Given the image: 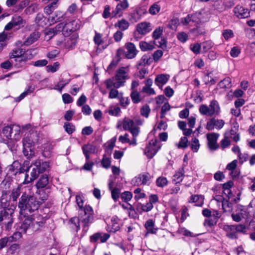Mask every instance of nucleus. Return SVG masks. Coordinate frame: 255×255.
Here are the masks:
<instances>
[{"instance_id":"obj_19","label":"nucleus","mask_w":255,"mask_h":255,"mask_svg":"<svg viewBox=\"0 0 255 255\" xmlns=\"http://www.w3.org/2000/svg\"><path fill=\"white\" fill-rule=\"evenodd\" d=\"M26 167L18 162L14 161L9 168V172L12 175H16L25 172Z\"/></svg>"},{"instance_id":"obj_29","label":"nucleus","mask_w":255,"mask_h":255,"mask_svg":"<svg viewBox=\"0 0 255 255\" xmlns=\"http://www.w3.org/2000/svg\"><path fill=\"white\" fill-rule=\"evenodd\" d=\"M60 32H62L64 35V23L62 22L58 23L53 28H50L46 34L47 35H52L51 37H52Z\"/></svg>"},{"instance_id":"obj_63","label":"nucleus","mask_w":255,"mask_h":255,"mask_svg":"<svg viewBox=\"0 0 255 255\" xmlns=\"http://www.w3.org/2000/svg\"><path fill=\"white\" fill-rule=\"evenodd\" d=\"M60 67V64L58 62H56L53 63V65H49L46 66V71L47 72H51L54 73L57 71Z\"/></svg>"},{"instance_id":"obj_41","label":"nucleus","mask_w":255,"mask_h":255,"mask_svg":"<svg viewBox=\"0 0 255 255\" xmlns=\"http://www.w3.org/2000/svg\"><path fill=\"white\" fill-rule=\"evenodd\" d=\"M130 96L133 104H138L141 101L140 94L137 90L131 91Z\"/></svg>"},{"instance_id":"obj_56","label":"nucleus","mask_w":255,"mask_h":255,"mask_svg":"<svg viewBox=\"0 0 255 255\" xmlns=\"http://www.w3.org/2000/svg\"><path fill=\"white\" fill-rule=\"evenodd\" d=\"M121 198L123 201L128 203L132 198V194L129 191H125L121 194Z\"/></svg>"},{"instance_id":"obj_46","label":"nucleus","mask_w":255,"mask_h":255,"mask_svg":"<svg viewBox=\"0 0 255 255\" xmlns=\"http://www.w3.org/2000/svg\"><path fill=\"white\" fill-rule=\"evenodd\" d=\"M7 39V34L4 31L0 33V53L3 48L6 46V40Z\"/></svg>"},{"instance_id":"obj_5","label":"nucleus","mask_w":255,"mask_h":255,"mask_svg":"<svg viewBox=\"0 0 255 255\" xmlns=\"http://www.w3.org/2000/svg\"><path fill=\"white\" fill-rule=\"evenodd\" d=\"M158 140L156 138L151 139L146 145L144 154L148 159L152 158L160 149L161 146L157 145Z\"/></svg>"},{"instance_id":"obj_45","label":"nucleus","mask_w":255,"mask_h":255,"mask_svg":"<svg viewBox=\"0 0 255 255\" xmlns=\"http://www.w3.org/2000/svg\"><path fill=\"white\" fill-rule=\"evenodd\" d=\"M129 6V3L128 0H122L120 3H118L116 7L121 11V13L119 15L121 17L123 15V11L126 9Z\"/></svg>"},{"instance_id":"obj_36","label":"nucleus","mask_w":255,"mask_h":255,"mask_svg":"<svg viewBox=\"0 0 255 255\" xmlns=\"http://www.w3.org/2000/svg\"><path fill=\"white\" fill-rule=\"evenodd\" d=\"M114 26L115 27H118L120 30V31H122L128 29L129 26V23L125 19H122L115 23Z\"/></svg>"},{"instance_id":"obj_8","label":"nucleus","mask_w":255,"mask_h":255,"mask_svg":"<svg viewBox=\"0 0 255 255\" xmlns=\"http://www.w3.org/2000/svg\"><path fill=\"white\" fill-rule=\"evenodd\" d=\"M33 57L31 49H28L27 52L24 55L17 57L14 59V65L16 68H22L24 67L28 60H31Z\"/></svg>"},{"instance_id":"obj_54","label":"nucleus","mask_w":255,"mask_h":255,"mask_svg":"<svg viewBox=\"0 0 255 255\" xmlns=\"http://www.w3.org/2000/svg\"><path fill=\"white\" fill-rule=\"evenodd\" d=\"M121 190L117 187H114L111 191V196L113 200L116 202L121 197Z\"/></svg>"},{"instance_id":"obj_10","label":"nucleus","mask_w":255,"mask_h":255,"mask_svg":"<svg viewBox=\"0 0 255 255\" xmlns=\"http://www.w3.org/2000/svg\"><path fill=\"white\" fill-rule=\"evenodd\" d=\"M23 23L24 21L20 16L14 15L12 17L11 21L5 26L4 30L8 31L13 27L18 29L24 26Z\"/></svg>"},{"instance_id":"obj_51","label":"nucleus","mask_w":255,"mask_h":255,"mask_svg":"<svg viewBox=\"0 0 255 255\" xmlns=\"http://www.w3.org/2000/svg\"><path fill=\"white\" fill-rule=\"evenodd\" d=\"M2 133L7 138H12V127H11V126H7L4 127Z\"/></svg>"},{"instance_id":"obj_22","label":"nucleus","mask_w":255,"mask_h":255,"mask_svg":"<svg viewBox=\"0 0 255 255\" xmlns=\"http://www.w3.org/2000/svg\"><path fill=\"white\" fill-rule=\"evenodd\" d=\"M232 87L231 79L229 77H226L221 80L217 85V88L214 89V93H217L218 88L223 89V91H225L227 89H230ZM222 91H220L221 93Z\"/></svg>"},{"instance_id":"obj_32","label":"nucleus","mask_w":255,"mask_h":255,"mask_svg":"<svg viewBox=\"0 0 255 255\" xmlns=\"http://www.w3.org/2000/svg\"><path fill=\"white\" fill-rule=\"evenodd\" d=\"M204 197L202 195H192L188 200L189 203H195V205L202 207L204 204Z\"/></svg>"},{"instance_id":"obj_53","label":"nucleus","mask_w":255,"mask_h":255,"mask_svg":"<svg viewBox=\"0 0 255 255\" xmlns=\"http://www.w3.org/2000/svg\"><path fill=\"white\" fill-rule=\"evenodd\" d=\"M163 27L159 26L156 28L152 34V37L154 40L159 39L163 34Z\"/></svg>"},{"instance_id":"obj_43","label":"nucleus","mask_w":255,"mask_h":255,"mask_svg":"<svg viewBox=\"0 0 255 255\" xmlns=\"http://www.w3.org/2000/svg\"><path fill=\"white\" fill-rule=\"evenodd\" d=\"M23 234V233L21 231L17 230L11 236L8 237L9 238V242H16L18 241L22 238Z\"/></svg>"},{"instance_id":"obj_9","label":"nucleus","mask_w":255,"mask_h":255,"mask_svg":"<svg viewBox=\"0 0 255 255\" xmlns=\"http://www.w3.org/2000/svg\"><path fill=\"white\" fill-rule=\"evenodd\" d=\"M110 234L108 233H103L96 232L89 237V241L91 244L95 245L94 249L97 248V243L99 240H100V243H106L110 238Z\"/></svg>"},{"instance_id":"obj_6","label":"nucleus","mask_w":255,"mask_h":255,"mask_svg":"<svg viewBox=\"0 0 255 255\" xmlns=\"http://www.w3.org/2000/svg\"><path fill=\"white\" fill-rule=\"evenodd\" d=\"M81 21L79 19H74L64 24V36L68 37L71 34L80 28Z\"/></svg>"},{"instance_id":"obj_24","label":"nucleus","mask_w":255,"mask_h":255,"mask_svg":"<svg viewBox=\"0 0 255 255\" xmlns=\"http://www.w3.org/2000/svg\"><path fill=\"white\" fill-rule=\"evenodd\" d=\"M136 210L140 215L143 212H148L153 208V205H150L148 202L145 204L138 202L135 205Z\"/></svg>"},{"instance_id":"obj_62","label":"nucleus","mask_w":255,"mask_h":255,"mask_svg":"<svg viewBox=\"0 0 255 255\" xmlns=\"http://www.w3.org/2000/svg\"><path fill=\"white\" fill-rule=\"evenodd\" d=\"M160 6L156 3L151 5L148 10L149 13L152 15H155L159 12Z\"/></svg>"},{"instance_id":"obj_35","label":"nucleus","mask_w":255,"mask_h":255,"mask_svg":"<svg viewBox=\"0 0 255 255\" xmlns=\"http://www.w3.org/2000/svg\"><path fill=\"white\" fill-rule=\"evenodd\" d=\"M27 52V50L23 48H16L13 49L9 54V58L10 59H16L17 57H20Z\"/></svg>"},{"instance_id":"obj_42","label":"nucleus","mask_w":255,"mask_h":255,"mask_svg":"<svg viewBox=\"0 0 255 255\" xmlns=\"http://www.w3.org/2000/svg\"><path fill=\"white\" fill-rule=\"evenodd\" d=\"M20 249V245L17 243L11 244L7 250V253L11 255L18 254Z\"/></svg>"},{"instance_id":"obj_39","label":"nucleus","mask_w":255,"mask_h":255,"mask_svg":"<svg viewBox=\"0 0 255 255\" xmlns=\"http://www.w3.org/2000/svg\"><path fill=\"white\" fill-rule=\"evenodd\" d=\"M189 144L187 138L186 136H182L179 142L176 144V146L178 149H185L188 147Z\"/></svg>"},{"instance_id":"obj_16","label":"nucleus","mask_w":255,"mask_h":255,"mask_svg":"<svg viewBox=\"0 0 255 255\" xmlns=\"http://www.w3.org/2000/svg\"><path fill=\"white\" fill-rule=\"evenodd\" d=\"M219 136L218 133L212 132L208 133V148L211 150H215L219 148V145L217 143Z\"/></svg>"},{"instance_id":"obj_55","label":"nucleus","mask_w":255,"mask_h":255,"mask_svg":"<svg viewBox=\"0 0 255 255\" xmlns=\"http://www.w3.org/2000/svg\"><path fill=\"white\" fill-rule=\"evenodd\" d=\"M151 110L149 106L147 104H145L140 109V115L145 118L149 117V113H150Z\"/></svg>"},{"instance_id":"obj_61","label":"nucleus","mask_w":255,"mask_h":255,"mask_svg":"<svg viewBox=\"0 0 255 255\" xmlns=\"http://www.w3.org/2000/svg\"><path fill=\"white\" fill-rule=\"evenodd\" d=\"M141 189L139 188H136L134 190V193L135 194L134 199L136 201H138L139 199L144 198L145 197V194L144 193L141 192Z\"/></svg>"},{"instance_id":"obj_26","label":"nucleus","mask_w":255,"mask_h":255,"mask_svg":"<svg viewBox=\"0 0 255 255\" xmlns=\"http://www.w3.org/2000/svg\"><path fill=\"white\" fill-rule=\"evenodd\" d=\"M49 183V177L46 174H42L36 183V187L38 189H43L46 187Z\"/></svg>"},{"instance_id":"obj_60","label":"nucleus","mask_w":255,"mask_h":255,"mask_svg":"<svg viewBox=\"0 0 255 255\" xmlns=\"http://www.w3.org/2000/svg\"><path fill=\"white\" fill-rule=\"evenodd\" d=\"M179 24V20L178 18H173L170 20L169 22L168 27L172 29H176Z\"/></svg>"},{"instance_id":"obj_20","label":"nucleus","mask_w":255,"mask_h":255,"mask_svg":"<svg viewBox=\"0 0 255 255\" xmlns=\"http://www.w3.org/2000/svg\"><path fill=\"white\" fill-rule=\"evenodd\" d=\"M125 47L127 50V51L125 53V56L127 58L132 59L136 56L138 51L136 50V47L133 43H126Z\"/></svg>"},{"instance_id":"obj_25","label":"nucleus","mask_w":255,"mask_h":255,"mask_svg":"<svg viewBox=\"0 0 255 255\" xmlns=\"http://www.w3.org/2000/svg\"><path fill=\"white\" fill-rule=\"evenodd\" d=\"M169 77V76L168 75L164 74L157 75L154 80L155 84L161 89L163 86L168 81Z\"/></svg>"},{"instance_id":"obj_44","label":"nucleus","mask_w":255,"mask_h":255,"mask_svg":"<svg viewBox=\"0 0 255 255\" xmlns=\"http://www.w3.org/2000/svg\"><path fill=\"white\" fill-rule=\"evenodd\" d=\"M58 0H54L44 8V11L47 14H50L57 7Z\"/></svg>"},{"instance_id":"obj_7","label":"nucleus","mask_w":255,"mask_h":255,"mask_svg":"<svg viewBox=\"0 0 255 255\" xmlns=\"http://www.w3.org/2000/svg\"><path fill=\"white\" fill-rule=\"evenodd\" d=\"M152 176L147 172H143L135 176L132 180L134 185L140 186L141 185H149L150 180Z\"/></svg>"},{"instance_id":"obj_31","label":"nucleus","mask_w":255,"mask_h":255,"mask_svg":"<svg viewBox=\"0 0 255 255\" xmlns=\"http://www.w3.org/2000/svg\"><path fill=\"white\" fill-rule=\"evenodd\" d=\"M224 230L227 232V236L232 239L237 238V232L234 225H225Z\"/></svg>"},{"instance_id":"obj_2","label":"nucleus","mask_w":255,"mask_h":255,"mask_svg":"<svg viewBox=\"0 0 255 255\" xmlns=\"http://www.w3.org/2000/svg\"><path fill=\"white\" fill-rule=\"evenodd\" d=\"M40 206V203L37 198L26 192L22 193L18 203L19 213L24 217L37 210Z\"/></svg>"},{"instance_id":"obj_13","label":"nucleus","mask_w":255,"mask_h":255,"mask_svg":"<svg viewBox=\"0 0 255 255\" xmlns=\"http://www.w3.org/2000/svg\"><path fill=\"white\" fill-rule=\"evenodd\" d=\"M135 30L138 34L145 35L151 31V23L146 21L140 22L136 25Z\"/></svg>"},{"instance_id":"obj_3","label":"nucleus","mask_w":255,"mask_h":255,"mask_svg":"<svg viewBox=\"0 0 255 255\" xmlns=\"http://www.w3.org/2000/svg\"><path fill=\"white\" fill-rule=\"evenodd\" d=\"M39 136L36 131H30L27 136L22 139L23 153L25 156H32L34 154V145L38 143Z\"/></svg>"},{"instance_id":"obj_64","label":"nucleus","mask_w":255,"mask_h":255,"mask_svg":"<svg viewBox=\"0 0 255 255\" xmlns=\"http://www.w3.org/2000/svg\"><path fill=\"white\" fill-rule=\"evenodd\" d=\"M177 38L179 41L185 43L188 39L187 34L185 32H180L177 33Z\"/></svg>"},{"instance_id":"obj_52","label":"nucleus","mask_w":255,"mask_h":255,"mask_svg":"<svg viewBox=\"0 0 255 255\" xmlns=\"http://www.w3.org/2000/svg\"><path fill=\"white\" fill-rule=\"evenodd\" d=\"M201 15H202L201 11L195 12L193 14H190V17L191 19V21L193 22L197 23L201 22L202 19Z\"/></svg>"},{"instance_id":"obj_33","label":"nucleus","mask_w":255,"mask_h":255,"mask_svg":"<svg viewBox=\"0 0 255 255\" xmlns=\"http://www.w3.org/2000/svg\"><path fill=\"white\" fill-rule=\"evenodd\" d=\"M35 21L38 26L44 27L47 25L48 20L47 18L44 16L43 14L38 13L36 15Z\"/></svg>"},{"instance_id":"obj_50","label":"nucleus","mask_w":255,"mask_h":255,"mask_svg":"<svg viewBox=\"0 0 255 255\" xmlns=\"http://www.w3.org/2000/svg\"><path fill=\"white\" fill-rule=\"evenodd\" d=\"M39 196V202L40 203V205L48 199V195L43 189H39L38 191L37 192Z\"/></svg>"},{"instance_id":"obj_12","label":"nucleus","mask_w":255,"mask_h":255,"mask_svg":"<svg viewBox=\"0 0 255 255\" xmlns=\"http://www.w3.org/2000/svg\"><path fill=\"white\" fill-rule=\"evenodd\" d=\"M25 219L18 226L16 230L21 231L24 234H26L27 231L33 224V219L31 215H27L24 217Z\"/></svg>"},{"instance_id":"obj_1","label":"nucleus","mask_w":255,"mask_h":255,"mask_svg":"<svg viewBox=\"0 0 255 255\" xmlns=\"http://www.w3.org/2000/svg\"><path fill=\"white\" fill-rule=\"evenodd\" d=\"M50 163L40 159L36 160L30 166H26L23 183H30L38 178L39 174L49 171Z\"/></svg>"},{"instance_id":"obj_11","label":"nucleus","mask_w":255,"mask_h":255,"mask_svg":"<svg viewBox=\"0 0 255 255\" xmlns=\"http://www.w3.org/2000/svg\"><path fill=\"white\" fill-rule=\"evenodd\" d=\"M208 119V130L214 129L220 130L223 128L225 125V122L222 119H216V117H210Z\"/></svg>"},{"instance_id":"obj_34","label":"nucleus","mask_w":255,"mask_h":255,"mask_svg":"<svg viewBox=\"0 0 255 255\" xmlns=\"http://www.w3.org/2000/svg\"><path fill=\"white\" fill-rule=\"evenodd\" d=\"M152 62L150 55L145 54L142 56L140 61L137 63V68H138L139 66H145V65H149Z\"/></svg>"},{"instance_id":"obj_21","label":"nucleus","mask_w":255,"mask_h":255,"mask_svg":"<svg viewBox=\"0 0 255 255\" xmlns=\"http://www.w3.org/2000/svg\"><path fill=\"white\" fill-rule=\"evenodd\" d=\"M127 72L125 70V67H122L120 68L117 71L115 75V79L117 81L118 86L115 85V87H119L122 83H124L125 80L127 77Z\"/></svg>"},{"instance_id":"obj_17","label":"nucleus","mask_w":255,"mask_h":255,"mask_svg":"<svg viewBox=\"0 0 255 255\" xmlns=\"http://www.w3.org/2000/svg\"><path fill=\"white\" fill-rule=\"evenodd\" d=\"M233 12L235 15L239 18H245L250 16L249 9L240 5L234 7Z\"/></svg>"},{"instance_id":"obj_23","label":"nucleus","mask_w":255,"mask_h":255,"mask_svg":"<svg viewBox=\"0 0 255 255\" xmlns=\"http://www.w3.org/2000/svg\"><path fill=\"white\" fill-rule=\"evenodd\" d=\"M79 35L77 33L72 34L69 37L65 39L64 46L67 49H72L77 43Z\"/></svg>"},{"instance_id":"obj_40","label":"nucleus","mask_w":255,"mask_h":255,"mask_svg":"<svg viewBox=\"0 0 255 255\" xmlns=\"http://www.w3.org/2000/svg\"><path fill=\"white\" fill-rule=\"evenodd\" d=\"M139 46L140 50L142 51H147L152 50L154 48L153 44L147 43L144 41H141L139 43Z\"/></svg>"},{"instance_id":"obj_48","label":"nucleus","mask_w":255,"mask_h":255,"mask_svg":"<svg viewBox=\"0 0 255 255\" xmlns=\"http://www.w3.org/2000/svg\"><path fill=\"white\" fill-rule=\"evenodd\" d=\"M63 128L65 131L69 134H71L76 130L75 126L71 123L66 122L64 124Z\"/></svg>"},{"instance_id":"obj_58","label":"nucleus","mask_w":255,"mask_h":255,"mask_svg":"<svg viewBox=\"0 0 255 255\" xmlns=\"http://www.w3.org/2000/svg\"><path fill=\"white\" fill-rule=\"evenodd\" d=\"M168 181L166 177H159L156 180V186L159 187H163L167 185Z\"/></svg>"},{"instance_id":"obj_4","label":"nucleus","mask_w":255,"mask_h":255,"mask_svg":"<svg viewBox=\"0 0 255 255\" xmlns=\"http://www.w3.org/2000/svg\"><path fill=\"white\" fill-rule=\"evenodd\" d=\"M14 210L9 207H4L0 211V226L4 227L6 231H9L14 222Z\"/></svg>"},{"instance_id":"obj_57","label":"nucleus","mask_w":255,"mask_h":255,"mask_svg":"<svg viewBox=\"0 0 255 255\" xmlns=\"http://www.w3.org/2000/svg\"><path fill=\"white\" fill-rule=\"evenodd\" d=\"M101 165L103 168H109L111 166V160L110 158L107 157L105 154H104L101 160Z\"/></svg>"},{"instance_id":"obj_18","label":"nucleus","mask_w":255,"mask_h":255,"mask_svg":"<svg viewBox=\"0 0 255 255\" xmlns=\"http://www.w3.org/2000/svg\"><path fill=\"white\" fill-rule=\"evenodd\" d=\"M86 217L82 220V232L81 237L85 236L89 229L90 224L94 221V216L92 214L85 215Z\"/></svg>"},{"instance_id":"obj_15","label":"nucleus","mask_w":255,"mask_h":255,"mask_svg":"<svg viewBox=\"0 0 255 255\" xmlns=\"http://www.w3.org/2000/svg\"><path fill=\"white\" fill-rule=\"evenodd\" d=\"M220 107L216 100L211 101L208 106V117H217L220 115Z\"/></svg>"},{"instance_id":"obj_47","label":"nucleus","mask_w":255,"mask_h":255,"mask_svg":"<svg viewBox=\"0 0 255 255\" xmlns=\"http://www.w3.org/2000/svg\"><path fill=\"white\" fill-rule=\"evenodd\" d=\"M38 37L39 36L38 34L33 32L26 39V40L24 42L23 44L25 46H28L37 40Z\"/></svg>"},{"instance_id":"obj_49","label":"nucleus","mask_w":255,"mask_h":255,"mask_svg":"<svg viewBox=\"0 0 255 255\" xmlns=\"http://www.w3.org/2000/svg\"><path fill=\"white\" fill-rule=\"evenodd\" d=\"M134 124L132 120L125 119L123 123V128L125 130H129L133 127Z\"/></svg>"},{"instance_id":"obj_38","label":"nucleus","mask_w":255,"mask_h":255,"mask_svg":"<svg viewBox=\"0 0 255 255\" xmlns=\"http://www.w3.org/2000/svg\"><path fill=\"white\" fill-rule=\"evenodd\" d=\"M97 148L96 146L90 143L84 144L82 146L83 153L91 154L95 153Z\"/></svg>"},{"instance_id":"obj_37","label":"nucleus","mask_w":255,"mask_h":255,"mask_svg":"<svg viewBox=\"0 0 255 255\" xmlns=\"http://www.w3.org/2000/svg\"><path fill=\"white\" fill-rule=\"evenodd\" d=\"M22 188L21 185H18L16 188H13L11 192L10 198L13 201H16L18 198L21 193V189Z\"/></svg>"},{"instance_id":"obj_59","label":"nucleus","mask_w":255,"mask_h":255,"mask_svg":"<svg viewBox=\"0 0 255 255\" xmlns=\"http://www.w3.org/2000/svg\"><path fill=\"white\" fill-rule=\"evenodd\" d=\"M240 200L239 197H234L233 194L231 196V199H227V206L229 208V211L232 210L233 207V203H237Z\"/></svg>"},{"instance_id":"obj_14","label":"nucleus","mask_w":255,"mask_h":255,"mask_svg":"<svg viewBox=\"0 0 255 255\" xmlns=\"http://www.w3.org/2000/svg\"><path fill=\"white\" fill-rule=\"evenodd\" d=\"M220 217L221 213L217 211L216 209H208V226L216 225Z\"/></svg>"},{"instance_id":"obj_30","label":"nucleus","mask_w":255,"mask_h":255,"mask_svg":"<svg viewBox=\"0 0 255 255\" xmlns=\"http://www.w3.org/2000/svg\"><path fill=\"white\" fill-rule=\"evenodd\" d=\"M144 226L147 230V233L155 234L158 230V228H155V222L152 219L147 220Z\"/></svg>"},{"instance_id":"obj_28","label":"nucleus","mask_w":255,"mask_h":255,"mask_svg":"<svg viewBox=\"0 0 255 255\" xmlns=\"http://www.w3.org/2000/svg\"><path fill=\"white\" fill-rule=\"evenodd\" d=\"M141 13L140 8H136L128 14L129 20L132 23L137 22L141 18Z\"/></svg>"},{"instance_id":"obj_27","label":"nucleus","mask_w":255,"mask_h":255,"mask_svg":"<svg viewBox=\"0 0 255 255\" xmlns=\"http://www.w3.org/2000/svg\"><path fill=\"white\" fill-rule=\"evenodd\" d=\"M233 182L232 181H229L227 183H224L222 187V194L225 197H228V199H231V196L232 195L231 188L233 186Z\"/></svg>"}]
</instances>
